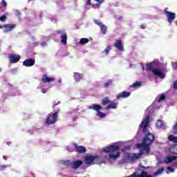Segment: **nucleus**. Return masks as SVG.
I'll return each mask as SVG.
<instances>
[{"mask_svg": "<svg viewBox=\"0 0 177 177\" xmlns=\"http://www.w3.org/2000/svg\"><path fill=\"white\" fill-rule=\"evenodd\" d=\"M34 64H35V59H28L23 62V66L25 67H32Z\"/></svg>", "mask_w": 177, "mask_h": 177, "instance_id": "ddd939ff", "label": "nucleus"}, {"mask_svg": "<svg viewBox=\"0 0 177 177\" xmlns=\"http://www.w3.org/2000/svg\"><path fill=\"white\" fill-rule=\"evenodd\" d=\"M2 28H5L4 25L3 26L0 25V29H2Z\"/></svg>", "mask_w": 177, "mask_h": 177, "instance_id": "3c124183", "label": "nucleus"}, {"mask_svg": "<svg viewBox=\"0 0 177 177\" xmlns=\"http://www.w3.org/2000/svg\"><path fill=\"white\" fill-rule=\"evenodd\" d=\"M58 104H60V101H58L57 103L55 104L53 106V109H55V107H56V106H57Z\"/></svg>", "mask_w": 177, "mask_h": 177, "instance_id": "c03bdc74", "label": "nucleus"}, {"mask_svg": "<svg viewBox=\"0 0 177 177\" xmlns=\"http://www.w3.org/2000/svg\"><path fill=\"white\" fill-rule=\"evenodd\" d=\"M88 109L97 111V115H98L100 118H104L106 117V113L100 111L102 107L100 104H93L91 106H89Z\"/></svg>", "mask_w": 177, "mask_h": 177, "instance_id": "7ed1b4c3", "label": "nucleus"}, {"mask_svg": "<svg viewBox=\"0 0 177 177\" xmlns=\"http://www.w3.org/2000/svg\"><path fill=\"white\" fill-rule=\"evenodd\" d=\"M143 71H145V67L142 68Z\"/></svg>", "mask_w": 177, "mask_h": 177, "instance_id": "4d7b16f0", "label": "nucleus"}, {"mask_svg": "<svg viewBox=\"0 0 177 177\" xmlns=\"http://www.w3.org/2000/svg\"><path fill=\"white\" fill-rule=\"evenodd\" d=\"M110 50H111V46H108L104 50V53H105V55H109V53H110Z\"/></svg>", "mask_w": 177, "mask_h": 177, "instance_id": "473e14b6", "label": "nucleus"}, {"mask_svg": "<svg viewBox=\"0 0 177 177\" xmlns=\"http://www.w3.org/2000/svg\"><path fill=\"white\" fill-rule=\"evenodd\" d=\"M89 42V39L87 38H82L80 41V45H85V44H88Z\"/></svg>", "mask_w": 177, "mask_h": 177, "instance_id": "cd10ccee", "label": "nucleus"}, {"mask_svg": "<svg viewBox=\"0 0 177 177\" xmlns=\"http://www.w3.org/2000/svg\"><path fill=\"white\" fill-rule=\"evenodd\" d=\"M12 74H17V68H14L12 71Z\"/></svg>", "mask_w": 177, "mask_h": 177, "instance_id": "79ce46f5", "label": "nucleus"}, {"mask_svg": "<svg viewBox=\"0 0 177 177\" xmlns=\"http://www.w3.org/2000/svg\"><path fill=\"white\" fill-rule=\"evenodd\" d=\"M40 45H41V46H42L44 48V46H46L48 44H47L46 41H44V42L41 43Z\"/></svg>", "mask_w": 177, "mask_h": 177, "instance_id": "ea45409f", "label": "nucleus"}, {"mask_svg": "<svg viewBox=\"0 0 177 177\" xmlns=\"http://www.w3.org/2000/svg\"><path fill=\"white\" fill-rule=\"evenodd\" d=\"M177 159V156H168L165 159V164H169V162H172V161H175Z\"/></svg>", "mask_w": 177, "mask_h": 177, "instance_id": "412c9836", "label": "nucleus"}, {"mask_svg": "<svg viewBox=\"0 0 177 177\" xmlns=\"http://www.w3.org/2000/svg\"><path fill=\"white\" fill-rule=\"evenodd\" d=\"M168 139L170 142H174V139H175V136L174 135H169L168 136Z\"/></svg>", "mask_w": 177, "mask_h": 177, "instance_id": "e433bc0d", "label": "nucleus"}, {"mask_svg": "<svg viewBox=\"0 0 177 177\" xmlns=\"http://www.w3.org/2000/svg\"><path fill=\"white\" fill-rule=\"evenodd\" d=\"M120 146L111 145L104 147L102 151H104V153H109V158L117 160V158L120 157Z\"/></svg>", "mask_w": 177, "mask_h": 177, "instance_id": "f257e3e1", "label": "nucleus"}, {"mask_svg": "<svg viewBox=\"0 0 177 177\" xmlns=\"http://www.w3.org/2000/svg\"><path fill=\"white\" fill-rule=\"evenodd\" d=\"M164 13L166 15L168 23H169V24H172V21L176 19V14H175V12L168 11V8L165 9Z\"/></svg>", "mask_w": 177, "mask_h": 177, "instance_id": "423d86ee", "label": "nucleus"}, {"mask_svg": "<svg viewBox=\"0 0 177 177\" xmlns=\"http://www.w3.org/2000/svg\"><path fill=\"white\" fill-rule=\"evenodd\" d=\"M84 164V162L81 160H76L72 162V169H77Z\"/></svg>", "mask_w": 177, "mask_h": 177, "instance_id": "dca6fc26", "label": "nucleus"}, {"mask_svg": "<svg viewBox=\"0 0 177 177\" xmlns=\"http://www.w3.org/2000/svg\"><path fill=\"white\" fill-rule=\"evenodd\" d=\"M174 88L175 89H177V81L174 82Z\"/></svg>", "mask_w": 177, "mask_h": 177, "instance_id": "09e8293b", "label": "nucleus"}, {"mask_svg": "<svg viewBox=\"0 0 177 177\" xmlns=\"http://www.w3.org/2000/svg\"><path fill=\"white\" fill-rule=\"evenodd\" d=\"M16 28V24H6L4 25L3 32H9L12 30Z\"/></svg>", "mask_w": 177, "mask_h": 177, "instance_id": "f3484780", "label": "nucleus"}, {"mask_svg": "<svg viewBox=\"0 0 177 177\" xmlns=\"http://www.w3.org/2000/svg\"><path fill=\"white\" fill-rule=\"evenodd\" d=\"M1 68H0V73H1Z\"/></svg>", "mask_w": 177, "mask_h": 177, "instance_id": "13d9d810", "label": "nucleus"}, {"mask_svg": "<svg viewBox=\"0 0 177 177\" xmlns=\"http://www.w3.org/2000/svg\"><path fill=\"white\" fill-rule=\"evenodd\" d=\"M101 28V32L104 35H106L107 34V26L106 25L102 24V26H100Z\"/></svg>", "mask_w": 177, "mask_h": 177, "instance_id": "a878e982", "label": "nucleus"}, {"mask_svg": "<svg viewBox=\"0 0 177 177\" xmlns=\"http://www.w3.org/2000/svg\"><path fill=\"white\" fill-rule=\"evenodd\" d=\"M142 85V82H136L132 85L130 86V88H136Z\"/></svg>", "mask_w": 177, "mask_h": 177, "instance_id": "c85d7f7f", "label": "nucleus"}, {"mask_svg": "<svg viewBox=\"0 0 177 177\" xmlns=\"http://www.w3.org/2000/svg\"><path fill=\"white\" fill-rule=\"evenodd\" d=\"M141 168H142V169H150V167H145V166H142Z\"/></svg>", "mask_w": 177, "mask_h": 177, "instance_id": "37998d69", "label": "nucleus"}, {"mask_svg": "<svg viewBox=\"0 0 177 177\" xmlns=\"http://www.w3.org/2000/svg\"><path fill=\"white\" fill-rule=\"evenodd\" d=\"M1 6H3V8H6V6H8V3L6 2V0H1Z\"/></svg>", "mask_w": 177, "mask_h": 177, "instance_id": "f704fd0d", "label": "nucleus"}, {"mask_svg": "<svg viewBox=\"0 0 177 177\" xmlns=\"http://www.w3.org/2000/svg\"><path fill=\"white\" fill-rule=\"evenodd\" d=\"M1 167H2V168H6V166H5V165H3Z\"/></svg>", "mask_w": 177, "mask_h": 177, "instance_id": "5fc2aeb1", "label": "nucleus"}, {"mask_svg": "<svg viewBox=\"0 0 177 177\" xmlns=\"http://www.w3.org/2000/svg\"><path fill=\"white\" fill-rule=\"evenodd\" d=\"M58 82L60 84L62 82V80H59Z\"/></svg>", "mask_w": 177, "mask_h": 177, "instance_id": "864d4df0", "label": "nucleus"}, {"mask_svg": "<svg viewBox=\"0 0 177 177\" xmlns=\"http://www.w3.org/2000/svg\"><path fill=\"white\" fill-rule=\"evenodd\" d=\"M75 120H77L75 118H73V121H75Z\"/></svg>", "mask_w": 177, "mask_h": 177, "instance_id": "6e6d98bb", "label": "nucleus"}, {"mask_svg": "<svg viewBox=\"0 0 177 177\" xmlns=\"http://www.w3.org/2000/svg\"><path fill=\"white\" fill-rule=\"evenodd\" d=\"M55 80V77H49L46 76V75H44L41 77V81L44 84H46V82H53Z\"/></svg>", "mask_w": 177, "mask_h": 177, "instance_id": "a211bd4d", "label": "nucleus"}, {"mask_svg": "<svg viewBox=\"0 0 177 177\" xmlns=\"http://www.w3.org/2000/svg\"><path fill=\"white\" fill-rule=\"evenodd\" d=\"M115 19H117V20H122V16H119V17H115Z\"/></svg>", "mask_w": 177, "mask_h": 177, "instance_id": "a18cd8bd", "label": "nucleus"}, {"mask_svg": "<svg viewBox=\"0 0 177 177\" xmlns=\"http://www.w3.org/2000/svg\"><path fill=\"white\" fill-rule=\"evenodd\" d=\"M104 2V0H87L86 5L87 6H97L100 8V5Z\"/></svg>", "mask_w": 177, "mask_h": 177, "instance_id": "6e6552de", "label": "nucleus"}, {"mask_svg": "<svg viewBox=\"0 0 177 177\" xmlns=\"http://www.w3.org/2000/svg\"><path fill=\"white\" fill-rule=\"evenodd\" d=\"M142 151H145L146 154H150V145L145 144V145H144V147L142 148Z\"/></svg>", "mask_w": 177, "mask_h": 177, "instance_id": "393cba45", "label": "nucleus"}, {"mask_svg": "<svg viewBox=\"0 0 177 177\" xmlns=\"http://www.w3.org/2000/svg\"><path fill=\"white\" fill-rule=\"evenodd\" d=\"M3 160H8V158L5 156H3Z\"/></svg>", "mask_w": 177, "mask_h": 177, "instance_id": "603ef678", "label": "nucleus"}, {"mask_svg": "<svg viewBox=\"0 0 177 177\" xmlns=\"http://www.w3.org/2000/svg\"><path fill=\"white\" fill-rule=\"evenodd\" d=\"M8 57L10 62L12 64L17 63L20 60V55L16 54H10Z\"/></svg>", "mask_w": 177, "mask_h": 177, "instance_id": "f8f14e48", "label": "nucleus"}, {"mask_svg": "<svg viewBox=\"0 0 177 177\" xmlns=\"http://www.w3.org/2000/svg\"><path fill=\"white\" fill-rule=\"evenodd\" d=\"M156 139V137L154 136V135L151 133H148L144 138V139L142 140V141H144V143L145 145H152L153 142H154V140Z\"/></svg>", "mask_w": 177, "mask_h": 177, "instance_id": "0eeeda50", "label": "nucleus"}, {"mask_svg": "<svg viewBox=\"0 0 177 177\" xmlns=\"http://www.w3.org/2000/svg\"><path fill=\"white\" fill-rule=\"evenodd\" d=\"M130 96L131 92L124 91L118 94L117 99H126L127 97H129Z\"/></svg>", "mask_w": 177, "mask_h": 177, "instance_id": "2eb2a0df", "label": "nucleus"}, {"mask_svg": "<svg viewBox=\"0 0 177 177\" xmlns=\"http://www.w3.org/2000/svg\"><path fill=\"white\" fill-rule=\"evenodd\" d=\"M73 78L76 82H79V81H81L82 80V74L80 73H75L73 75Z\"/></svg>", "mask_w": 177, "mask_h": 177, "instance_id": "aec40b11", "label": "nucleus"}, {"mask_svg": "<svg viewBox=\"0 0 177 177\" xmlns=\"http://www.w3.org/2000/svg\"><path fill=\"white\" fill-rule=\"evenodd\" d=\"M168 171H171V172H174L175 169L171 167H167Z\"/></svg>", "mask_w": 177, "mask_h": 177, "instance_id": "a19ab883", "label": "nucleus"}, {"mask_svg": "<svg viewBox=\"0 0 177 177\" xmlns=\"http://www.w3.org/2000/svg\"><path fill=\"white\" fill-rule=\"evenodd\" d=\"M113 84V80H108L104 84V88H109V85H111Z\"/></svg>", "mask_w": 177, "mask_h": 177, "instance_id": "7c9ffc66", "label": "nucleus"}, {"mask_svg": "<svg viewBox=\"0 0 177 177\" xmlns=\"http://www.w3.org/2000/svg\"><path fill=\"white\" fill-rule=\"evenodd\" d=\"M6 15H3L0 17V21H6Z\"/></svg>", "mask_w": 177, "mask_h": 177, "instance_id": "4c0bfd02", "label": "nucleus"}, {"mask_svg": "<svg viewBox=\"0 0 177 177\" xmlns=\"http://www.w3.org/2000/svg\"><path fill=\"white\" fill-rule=\"evenodd\" d=\"M73 146L75 147V151L76 153H80V154L82 153L86 152V149L83 146H78L77 144H73Z\"/></svg>", "mask_w": 177, "mask_h": 177, "instance_id": "4468645a", "label": "nucleus"}, {"mask_svg": "<svg viewBox=\"0 0 177 177\" xmlns=\"http://www.w3.org/2000/svg\"><path fill=\"white\" fill-rule=\"evenodd\" d=\"M163 171H164V167H161V168L158 169L153 174V176H158V175H160V174H162Z\"/></svg>", "mask_w": 177, "mask_h": 177, "instance_id": "bb28decb", "label": "nucleus"}, {"mask_svg": "<svg viewBox=\"0 0 177 177\" xmlns=\"http://www.w3.org/2000/svg\"><path fill=\"white\" fill-rule=\"evenodd\" d=\"M153 70H154L153 63L150 62L146 64V71H151L153 73Z\"/></svg>", "mask_w": 177, "mask_h": 177, "instance_id": "5701e85b", "label": "nucleus"}, {"mask_svg": "<svg viewBox=\"0 0 177 177\" xmlns=\"http://www.w3.org/2000/svg\"><path fill=\"white\" fill-rule=\"evenodd\" d=\"M146 144L145 143V142L142 140V144H137V147H138V149H143V147H145V145Z\"/></svg>", "mask_w": 177, "mask_h": 177, "instance_id": "c9c22d12", "label": "nucleus"}, {"mask_svg": "<svg viewBox=\"0 0 177 177\" xmlns=\"http://www.w3.org/2000/svg\"><path fill=\"white\" fill-rule=\"evenodd\" d=\"M57 34L60 35L61 42L64 45L67 44V33L63 30H57Z\"/></svg>", "mask_w": 177, "mask_h": 177, "instance_id": "9d476101", "label": "nucleus"}, {"mask_svg": "<svg viewBox=\"0 0 177 177\" xmlns=\"http://www.w3.org/2000/svg\"><path fill=\"white\" fill-rule=\"evenodd\" d=\"M111 103V101L110 100V98L109 97H105L102 100V104L103 106H106L107 104H110Z\"/></svg>", "mask_w": 177, "mask_h": 177, "instance_id": "b1692460", "label": "nucleus"}, {"mask_svg": "<svg viewBox=\"0 0 177 177\" xmlns=\"http://www.w3.org/2000/svg\"><path fill=\"white\" fill-rule=\"evenodd\" d=\"M113 46L120 50V52H124L125 49L124 48V44H122V40L116 39L115 42L113 44Z\"/></svg>", "mask_w": 177, "mask_h": 177, "instance_id": "1a4fd4ad", "label": "nucleus"}, {"mask_svg": "<svg viewBox=\"0 0 177 177\" xmlns=\"http://www.w3.org/2000/svg\"><path fill=\"white\" fill-rule=\"evenodd\" d=\"M143 151H140L139 154L138 153H133L130 155L129 157L131 160V161H135V160H138L140 156H142L143 154Z\"/></svg>", "mask_w": 177, "mask_h": 177, "instance_id": "6ab92c4d", "label": "nucleus"}, {"mask_svg": "<svg viewBox=\"0 0 177 177\" xmlns=\"http://www.w3.org/2000/svg\"><path fill=\"white\" fill-rule=\"evenodd\" d=\"M140 28H141V30H145L146 28V26H145V24H142L140 26Z\"/></svg>", "mask_w": 177, "mask_h": 177, "instance_id": "de8ad7c7", "label": "nucleus"}, {"mask_svg": "<svg viewBox=\"0 0 177 177\" xmlns=\"http://www.w3.org/2000/svg\"><path fill=\"white\" fill-rule=\"evenodd\" d=\"M163 126H164V123L162 122L161 120H159L156 122L157 128H162Z\"/></svg>", "mask_w": 177, "mask_h": 177, "instance_id": "2f4dec72", "label": "nucleus"}, {"mask_svg": "<svg viewBox=\"0 0 177 177\" xmlns=\"http://www.w3.org/2000/svg\"><path fill=\"white\" fill-rule=\"evenodd\" d=\"M174 143H177V137H174V140H173Z\"/></svg>", "mask_w": 177, "mask_h": 177, "instance_id": "8fccbe9b", "label": "nucleus"}, {"mask_svg": "<svg viewBox=\"0 0 177 177\" xmlns=\"http://www.w3.org/2000/svg\"><path fill=\"white\" fill-rule=\"evenodd\" d=\"M59 113H60V109H57L53 114H48L46 120V124L47 125H53V124H56L57 118H59Z\"/></svg>", "mask_w": 177, "mask_h": 177, "instance_id": "f03ea898", "label": "nucleus"}, {"mask_svg": "<svg viewBox=\"0 0 177 177\" xmlns=\"http://www.w3.org/2000/svg\"><path fill=\"white\" fill-rule=\"evenodd\" d=\"M150 124V115H147L145 118L141 122L139 128H142V132L146 133L147 132V128Z\"/></svg>", "mask_w": 177, "mask_h": 177, "instance_id": "39448f33", "label": "nucleus"}, {"mask_svg": "<svg viewBox=\"0 0 177 177\" xmlns=\"http://www.w3.org/2000/svg\"><path fill=\"white\" fill-rule=\"evenodd\" d=\"M47 91H48V90L46 88L41 89L42 93H46Z\"/></svg>", "mask_w": 177, "mask_h": 177, "instance_id": "49530a36", "label": "nucleus"}, {"mask_svg": "<svg viewBox=\"0 0 177 177\" xmlns=\"http://www.w3.org/2000/svg\"><path fill=\"white\" fill-rule=\"evenodd\" d=\"M152 73L155 77H158L161 79L165 78V74H164L159 68H154L152 70Z\"/></svg>", "mask_w": 177, "mask_h": 177, "instance_id": "9b49d317", "label": "nucleus"}, {"mask_svg": "<svg viewBox=\"0 0 177 177\" xmlns=\"http://www.w3.org/2000/svg\"><path fill=\"white\" fill-rule=\"evenodd\" d=\"M167 99L165 94H161L158 100V102L160 103V102H164Z\"/></svg>", "mask_w": 177, "mask_h": 177, "instance_id": "c756f323", "label": "nucleus"}, {"mask_svg": "<svg viewBox=\"0 0 177 177\" xmlns=\"http://www.w3.org/2000/svg\"><path fill=\"white\" fill-rule=\"evenodd\" d=\"M64 165H67V167H71V168H72L73 162L71 160H65L64 162Z\"/></svg>", "mask_w": 177, "mask_h": 177, "instance_id": "72a5a7b5", "label": "nucleus"}, {"mask_svg": "<svg viewBox=\"0 0 177 177\" xmlns=\"http://www.w3.org/2000/svg\"><path fill=\"white\" fill-rule=\"evenodd\" d=\"M100 161V156H88L84 158V162L87 165H95V162Z\"/></svg>", "mask_w": 177, "mask_h": 177, "instance_id": "20e7f679", "label": "nucleus"}, {"mask_svg": "<svg viewBox=\"0 0 177 177\" xmlns=\"http://www.w3.org/2000/svg\"><path fill=\"white\" fill-rule=\"evenodd\" d=\"M118 106V103H117V102H111V103H109V104L106 108V110H110V109H117Z\"/></svg>", "mask_w": 177, "mask_h": 177, "instance_id": "4be33fe9", "label": "nucleus"}, {"mask_svg": "<svg viewBox=\"0 0 177 177\" xmlns=\"http://www.w3.org/2000/svg\"><path fill=\"white\" fill-rule=\"evenodd\" d=\"M94 23H95V24H97V26H99V27H100V26H102L103 25V24H102V22H100V21H97V20H95V21H94Z\"/></svg>", "mask_w": 177, "mask_h": 177, "instance_id": "58836bf2", "label": "nucleus"}]
</instances>
